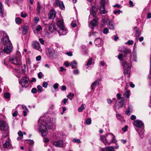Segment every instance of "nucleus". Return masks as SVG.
I'll use <instances>...</instances> for the list:
<instances>
[{"label": "nucleus", "mask_w": 151, "mask_h": 151, "mask_svg": "<svg viewBox=\"0 0 151 151\" xmlns=\"http://www.w3.org/2000/svg\"><path fill=\"white\" fill-rule=\"evenodd\" d=\"M123 52L124 54V55H123V54H120L118 56V58L122 62V65L123 66L124 74H127V76H129L131 69L130 65L129 63H127V62L123 61L122 58L124 57H126L128 55H130L131 52L129 50L125 49L124 50Z\"/></svg>", "instance_id": "obj_1"}, {"label": "nucleus", "mask_w": 151, "mask_h": 151, "mask_svg": "<svg viewBox=\"0 0 151 151\" xmlns=\"http://www.w3.org/2000/svg\"><path fill=\"white\" fill-rule=\"evenodd\" d=\"M38 123L40 124L39 130L42 136H45L47 134V130L45 126L46 123L44 121L43 117H41Z\"/></svg>", "instance_id": "obj_2"}, {"label": "nucleus", "mask_w": 151, "mask_h": 151, "mask_svg": "<svg viewBox=\"0 0 151 151\" xmlns=\"http://www.w3.org/2000/svg\"><path fill=\"white\" fill-rule=\"evenodd\" d=\"M101 140L103 142H105L110 144L112 143L115 142L116 141L115 137L112 134L110 133L106 137L101 136Z\"/></svg>", "instance_id": "obj_3"}, {"label": "nucleus", "mask_w": 151, "mask_h": 151, "mask_svg": "<svg viewBox=\"0 0 151 151\" xmlns=\"http://www.w3.org/2000/svg\"><path fill=\"white\" fill-rule=\"evenodd\" d=\"M2 36H3V38L1 40L0 44V46L1 47V46L2 45V44L5 46L11 44L8 36L5 31H0V37H1Z\"/></svg>", "instance_id": "obj_4"}, {"label": "nucleus", "mask_w": 151, "mask_h": 151, "mask_svg": "<svg viewBox=\"0 0 151 151\" xmlns=\"http://www.w3.org/2000/svg\"><path fill=\"white\" fill-rule=\"evenodd\" d=\"M21 55L20 53L18 52L15 56L11 57L9 59V61L11 63L15 65H19L21 61Z\"/></svg>", "instance_id": "obj_5"}, {"label": "nucleus", "mask_w": 151, "mask_h": 151, "mask_svg": "<svg viewBox=\"0 0 151 151\" xmlns=\"http://www.w3.org/2000/svg\"><path fill=\"white\" fill-rule=\"evenodd\" d=\"M106 24L109 29H114L113 23L111 21L108 19H103L101 24V25L103 27H105Z\"/></svg>", "instance_id": "obj_6"}, {"label": "nucleus", "mask_w": 151, "mask_h": 151, "mask_svg": "<svg viewBox=\"0 0 151 151\" xmlns=\"http://www.w3.org/2000/svg\"><path fill=\"white\" fill-rule=\"evenodd\" d=\"M8 127L6 122L4 121H0V130L5 131V134L6 137L8 135Z\"/></svg>", "instance_id": "obj_7"}, {"label": "nucleus", "mask_w": 151, "mask_h": 151, "mask_svg": "<svg viewBox=\"0 0 151 151\" xmlns=\"http://www.w3.org/2000/svg\"><path fill=\"white\" fill-rule=\"evenodd\" d=\"M5 134H3L1 138L2 139H3L4 138H6L7 139L5 143L3 144V146L5 148H10L12 146L10 140L8 137V135L6 137L5 136Z\"/></svg>", "instance_id": "obj_8"}, {"label": "nucleus", "mask_w": 151, "mask_h": 151, "mask_svg": "<svg viewBox=\"0 0 151 151\" xmlns=\"http://www.w3.org/2000/svg\"><path fill=\"white\" fill-rule=\"evenodd\" d=\"M29 80V79L27 77H22L19 81V83L22 87L27 88L29 86L28 82Z\"/></svg>", "instance_id": "obj_9"}, {"label": "nucleus", "mask_w": 151, "mask_h": 151, "mask_svg": "<svg viewBox=\"0 0 151 151\" xmlns=\"http://www.w3.org/2000/svg\"><path fill=\"white\" fill-rule=\"evenodd\" d=\"M3 46L1 47V51H0V54H1V51L4 52L6 53H9L11 52L12 50V46L11 44L7 45L4 46V49H2Z\"/></svg>", "instance_id": "obj_10"}, {"label": "nucleus", "mask_w": 151, "mask_h": 151, "mask_svg": "<svg viewBox=\"0 0 151 151\" xmlns=\"http://www.w3.org/2000/svg\"><path fill=\"white\" fill-rule=\"evenodd\" d=\"M134 125L137 127L140 128H144V125L142 122L139 120H136L134 121Z\"/></svg>", "instance_id": "obj_11"}, {"label": "nucleus", "mask_w": 151, "mask_h": 151, "mask_svg": "<svg viewBox=\"0 0 151 151\" xmlns=\"http://www.w3.org/2000/svg\"><path fill=\"white\" fill-rule=\"evenodd\" d=\"M44 23L45 25H47V27H48V30L51 32H53L55 30V29L54 27V25L52 23L49 24L47 25L45 23V22Z\"/></svg>", "instance_id": "obj_12"}, {"label": "nucleus", "mask_w": 151, "mask_h": 151, "mask_svg": "<svg viewBox=\"0 0 151 151\" xmlns=\"http://www.w3.org/2000/svg\"><path fill=\"white\" fill-rule=\"evenodd\" d=\"M53 145L56 147H63L64 146L63 141L61 139L54 141L53 142Z\"/></svg>", "instance_id": "obj_13"}, {"label": "nucleus", "mask_w": 151, "mask_h": 151, "mask_svg": "<svg viewBox=\"0 0 151 151\" xmlns=\"http://www.w3.org/2000/svg\"><path fill=\"white\" fill-rule=\"evenodd\" d=\"M46 52L47 54L50 57H52L55 54V50L52 49H47Z\"/></svg>", "instance_id": "obj_14"}, {"label": "nucleus", "mask_w": 151, "mask_h": 151, "mask_svg": "<svg viewBox=\"0 0 151 151\" xmlns=\"http://www.w3.org/2000/svg\"><path fill=\"white\" fill-rule=\"evenodd\" d=\"M55 5H59L60 8L62 9H64L65 8L64 4L62 1H60V0H56L55 2Z\"/></svg>", "instance_id": "obj_15"}, {"label": "nucleus", "mask_w": 151, "mask_h": 151, "mask_svg": "<svg viewBox=\"0 0 151 151\" xmlns=\"http://www.w3.org/2000/svg\"><path fill=\"white\" fill-rule=\"evenodd\" d=\"M33 47L39 50H40L41 49L39 43L37 42H35L32 44Z\"/></svg>", "instance_id": "obj_16"}, {"label": "nucleus", "mask_w": 151, "mask_h": 151, "mask_svg": "<svg viewBox=\"0 0 151 151\" xmlns=\"http://www.w3.org/2000/svg\"><path fill=\"white\" fill-rule=\"evenodd\" d=\"M49 18L50 19H53L55 17V12L54 10H51L50 12L49 15Z\"/></svg>", "instance_id": "obj_17"}, {"label": "nucleus", "mask_w": 151, "mask_h": 151, "mask_svg": "<svg viewBox=\"0 0 151 151\" xmlns=\"http://www.w3.org/2000/svg\"><path fill=\"white\" fill-rule=\"evenodd\" d=\"M94 42L96 45L98 47L101 46L102 43L101 39L99 37L96 38L94 40Z\"/></svg>", "instance_id": "obj_18"}, {"label": "nucleus", "mask_w": 151, "mask_h": 151, "mask_svg": "<svg viewBox=\"0 0 151 151\" xmlns=\"http://www.w3.org/2000/svg\"><path fill=\"white\" fill-rule=\"evenodd\" d=\"M97 24V21L95 19H93L89 24V26L91 29H93Z\"/></svg>", "instance_id": "obj_19"}, {"label": "nucleus", "mask_w": 151, "mask_h": 151, "mask_svg": "<svg viewBox=\"0 0 151 151\" xmlns=\"http://www.w3.org/2000/svg\"><path fill=\"white\" fill-rule=\"evenodd\" d=\"M57 25L60 29H63V27H64L63 25V20H59L57 22Z\"/></svg>", "instance_id": "obj_20"}, {"label": "nucleus", "mask_w": 151, "mask_h": 151, "mask_svg": "<svg viewBox=\"0 0 151 151\" xmlns=\"http://www.w3.org/2000/svg\"><path fill=\"white\" fill-rule=\"evenodd\" d=\"M100 81V79H98L96 80L95 81L91 84V87L92 90H94L93 88L96 86L98 84Z\"/></svg>", "instance_id": "obj_21"}, {"label": "nucleus", "mask_w": 151, "mask_h": 151, "mask_svg": "<svg viewBox=\"0 0 151 151\" xmlns=\"http://www.w3.org/2000/svg\"><path fill=\"white\" fill-rule=\"evenodd\" d=\"M42 29V28L41 26L38 25L37 26L35 29L34 30V32L36 34L37 32L40 31V30Z\"/></svg>", "instance_id": "obj_22"}, {"label": "nucleus", "mask_w": 151, "mask_h": 151, "mask_svg": "<svg viewBox=\"0 0 151 151\" xmlns=\"http://www.w3.org/2000/svg\"><path fill=\"white\" fill-rule=\"evenodd\" d=\"M132 111V107L131 106H129L126 111L127 114L128 115H129L130 114V112H131Z\"/></svg>", "instance_id": "obj_23"}, {"label": "nucleus", "mask_w": 151, "mask_h": 151, "mask_svg": "<svg viewBox=\"0 0 151 151\" xmlns=\"http://www.w3.org/2000/svg\"><path fill=\"white\" fill-rule=\"evenodd\" d=\"M77 63L75 60L71 62V66L73 68H77Z\"/></svg>", "instance_id": "obj_24"}, {"label": "nucleus", "mask_w": 151, "mask_h": 151, "mask_svg": "<svg viewBox=\"0 0 151 151\" xmlns=\"http://www.w3.org/2000/svg\"><path fill=\"white\" fill-rule=\"evenodd\" d=\"M105 6H101L100 7V9L101 13L102 14H104L106 13L104 8Z\"/></svg>", "instance_id": "obj_25"}, {"label": "nucleus", "mask_w": 151, "mask_h": 151, "mask_svg": "<svg viewBox=\"0 0 151 151\" xmlns=\"http://www.w3.org/2000/svg\"><path fill=\"white\" fill-rule=\"evenodd\" d=\"M129 93L130 91H129L126 90V89L124 92V95L127 98H129L130 95Z\"/></svg>", "instance_id": "obj_26"}, {"label": "nucleus", "mask_w": 151, "mask_h": 151, "mask_svg": "<svg viewBox=\"0 0 151 151\" xmlns=\"http://www.w3.org/2000/svg\"><path fill=\"white\" fill-rule=\"evenodd\" d=\"M44 119V121L46 123V124L45 125H46L47 127L49 129H51L52 128V125L51 123L50 122H46V121H45V120Z\"/></svg>", "instance_id": "obj_27"}, {"label": "nucleus", "mask_w": 151, "mask_h": 151, "mask_svg": "<svg viewBox=\"0 0 151 151\" xmlns=\"http://www.w3.org/2000/svg\"><path fill=\"white\" fill-rule=\"evenodd\" d=\"M60 32L61 33L62 35H65L67 34L68 31L64 27H63V29H60Z\"/></svg>", "instance_id": "obj_28"}, {"label": "nucleus", "mask_w": 151, "mask_h": 151, "mask_svg": "<svg viewBox=\"0 0 151 151\" xmlns=\"http://www.w3.org/2000/svg\"><path fill=\"white\" fill-rule=\"evenodd\" d=\"M144 130L142 129L139 133V136L142 138H143L144 136Z\"/></svg>", "instance_id": "obj_29"}, {"label": "nucleus", "mask_w": 151, "mask_h": 151, "mask_svg": "<svg viewBox=\"0 0 151 151\" xmlns=\"http://www.w3.org/2000/svg\"><path fill=\"white\" fill-rule=\"evenodd\" d=\"M27 29L28 27L27 26H25L22 29V33L23 35H25L27 33Z\"/></svg>", "instance_id": "obj_30"}, {"label": "nucleus", "mask_w": 151, "mask_h": 151, "mask_svg": "<svg viewBox=\"0 0 151 151\" xmlns=\"http://www.w3.org/2000/svg\"><path fill=\"white\" fill-rule=\"evenodd\" d=\"M16 23L18 24H20L22 22V19L19 17L15 19Z\"/></svg>", "instance_id": "obj_31"}, {"label": "nucleus", "mask_w": 151, "mask_h": 151, "mask_svg": "<svg viewBox=\"0 0 151 151\" xmlns=\"http://www.w3.org/2000/svg\"><path fill=\"white\" fill-rule=\"evenodd\" d=\"M85 109V108L84 106V105L82 104L81 106L78 108V110L79 112H82Z\"/></svg>", "instance_id": "obj_32"}, {"label": "nucleus", "mask_w": 151, "mask_h": 151, "mask_svg": "<svg viewBox=\"0 0 151 151\" xmlns=\"http://www.w3.org/2000/svg\"><path fill=\"white\" fill-rule=\"evenodd\" d=\"M98 33L96 32H91L89 33V36H94L95 37L97 36Z\"/></svg>", "instance_id": "obj_33"}, {"label": "nucleus", "mask_w": 151, "mask_h": 151, "mask_svg": "<svg viewBox=\"0 0 151 151\" xmlns=\"http://www.w3.org/2000/svg\"><path fill=\"white\" fill-rule=\"evenodd\" d=\"M94 8L95 9V7H93L92 8L91 11V14H92L93 16H95L96 15V11L94 10Z\"/></svg>", "instance_id": "obj_34"}, {"label": "nucleus", "mask_w": 151, "mask_h": 151, "mask_svg": "<svg viewBox=\"0 0 151 151\" xmlns=\"http://www.w3.org/2000/svg\"><path fill=\"white\" fill-rule=\"evenodd\" d=\"M74 96V95L72 93H70L69 94L67 95V97L70 100H72V98Z\"/></svg>", "instance_id": "obj_35"}, {"label": "nucleus", "mask_w": 151, "mask_h": 151, "mask_svg": "<svg viewBox=\"0 0 151 151\" xmlns=\"http://www.w3.org/2000/svg\"><path fill=\"white\" fill-rule=\"evenodd\" d=\"M106 150L107 151H114V148L112 146L107 147Z\"/></svg>", "instance_id": "obj_36"}, {"label": "nucleus", "mask_w": 151, "mask_h": 151, "mask_svg": "<svg viewBox=\"0 0 151 151\" xmlns=\"http://www.w3.org/2000/svg\"><path fill=\"white\" fill-rule=\"evenodd\" d=\"M73 141L77 143H80L81 142V140L79 139L76 138L73 139Z\"/></svg>", "instance_id": "obj_37"}, {"label": "nucleus", "mask_w": 151, "mask_h": 151, "mask_svg": "<svg viewBox=\"0 0 151 151\" xmlns=\"http://www.w3.org/2000/svg\"><path fill=\"white\" fill-rule=\"evenodd\" d=\"M4 97L6 98H9L10 97V94L8 92H6L4 94Z\"/></svg>", "instance_id": "obj_38"}, {"label": "nucleus", "mask_w": 151, "mask_h": 151, "mask_svg": "<svg viewBox=\"0 0 151 151\" xmlns=\"http://www.w3.org/2000/svg\"><path fill=\"white\" fill-rule=\"evenodd\" d=\"M92 60H93L92 58H91L87 62L86 65L87 66H88L91 65L92 63Z\"/></svg>", "instance_id": "obj_39"}, {"label": "nucleus", "mask_w": 151, "mask_h": 151, "mask_svg": "<svg viewBox=\"0 0 151 151\" xmlns=\"http://www.w3.org/2000/svg\"><path fill=\"white\" fill-rule=\"evenodd\" d=\"M91 119H87L86 121V123L88 125H89L91 124Z\"/></svg>", "instance_id": "obj_40"}, {"label": "nucleus", "mask_w": 151, "mask_h": 151, "mask_svg": "<svg viewBox=\"0 0 151 151\" xmlns=\"http://www.w3.org/2000/svg\"><path fill=\"white\" fill-rule=\"evenodd\" d=\"M37 10L38 12H40V9L41 7L40 4V3L38 2L37 3Z\"/></svg>", "instance_id": "obj_41"}, {"label": "nucleus", "mask_w": 151, "mask_h": 151, "mask_svg": "<svg viewBox=\"0 0 151 151\" xmlns=\"http://www.w3.org/2000/svg\"><path fill=\"white\" fill-rule=\"evenodd\" d=\"M44 76V75L41 72H40L38 73V77L39 78H42Z\"/></svg>", "instance_id": "obj_42"}, {"label": "nucleus", "mask_w": 151, "mask_h": 151, "mask_svg": "<svg viewBox=\"0 0 151 151\" xmlns=\"http://www.w3.org/2000/svg\"><path fill=\"white\" fill-rule=\"evenodd\" d=\"M37 90H38V92H41L42 90V88L40 86L38 85L37 86Z\"/></svg>", "instance_id": "obj_43"}, {"label": "nucleus", "mask_w": 151, "mask_h": 151, "mask_svg": "<svg viewBox=\"0 0 151 151\" xmlns=\"http://www.w3.org/2000/svg\"><path fill=\"white\" fill-rule=\"evenodd\" d=\"M133 60L135 62L137 61V54L136 53L133 52Z\"/></svg>", "instance_id": "obj_44"}, {"label": "nucleus", "mask_w": 151, "mask_h": 151, "mask_svg": "<svg viewBox=\"0 0 151 151\" xmlns=\"http://www.w3.org/2000/svg\"><path fill=\"white\" fill-rule=\"evenodd\" d=\"M103 33L104 34H107L109 32V29L107 28H105L103 30Z\"/></svg>", "instance_id": "obj_45"}, {"label": "nucleus", "mask_w": 151, "mask_h": 151, "mask_svg": "<svg viewBox=\"0 0 151 151\" xmlns=\"http://www.w3.org/2000/svg\"><path fill=\"white\" fill-rule=\"evenodd\" d=\"M5 119V116L2 115H0V121H4V120Z\"/></svg>", "instance_id": "obj_46"}, {"label": "nucleus", "mask_w": 151, "mask_h": 151, "mask_svg": "<svg viewBox=\"0 0 151 151\" xmlns=\"http://www.w3.org/2000/svg\"><path fill=\"white\" fill-rule=\"evenodd\" d=\"M27 16V14L25 12H22L21 13V16L23 18L26 17Z\"/></svg>", "instance_id": "obj_47"}, {"label": "nucleus", "mask_w": 151, "mask_h": 151, "mask_svg": "<svg viewBox=\"0 0 151 151\" xmlns=\"http://www.w3.org/2000/svg\"><path fill=\"white\" fill-rule=\"evenodd\" d=\"M39 18L38 17H35L34 18V22H35V23H37L38 22V21H39Z\"/></svg>", "instance_id": "obj_48"}, {"label": "nucleus", "mask_w": 151, "mask_h": 151, "mask_svg": "<svg viewBox=\"0 0 151 151\" xmlns=\"http://www.w3.org/2000/svg\"><path fill=\"white\" fill-rule=\"evenodd\" d=\"M73 73L75 75H78L79 73V71L78 69H75L73 70Z\"/></svg>", "instance_id": "obj_49"}, {"label": "nucleus", "mask_w": 151, "mask_h": 151, "mask_svg": "<svg viewBox=\"0 0 151 151\" xmlns=\"http://www.w3.org/2000/svg\"><path fill=\"white\" fill-rule=\"evenodd\" d=\"M121 12L122 13V12L120 10H114V13L115 14H116L117 13H118L119 14Z\"/></svg>", "instance_id": "obj_50"}, {"label": "nucleus", "mask_w": 151, "mask_h": 151, "mask_svg": "<svg viewBox=\"0 0 151 151\" xmlns=\"http://www.w3.org/2000/svg\"><path fill=\"white\" fill-rule=\"evenodd\" d=\"M133 43V41L132 40H129L126 43L129 45H131Z\"/></svg>", "instance_id": "obj_51"}, {"label": "nucleus", "mask_w": 151, "mask_h": 151, "mask_svg": "<svg viewBox=\"0 0 151 151\" xmlns=\"http://www.w3.org/2000/svg\"><path fill=\"white\" fill-rule=\"evenodd\" d=\"M48 83L47 82H44L42 84V86L43 87L46 88L47 87Z\"/></svg>", "instance_id": "obj_52"}, {"label": "nucleus", "mask_w": 151, "mask_h": 151, "mask_svg": "<svg viewBox=\"0 0 151 151\" xmlns=\"http://www.w3.org/2000/svg\"><path fill=\"white\" fill-rule=\"evenodd\" d=\"M105 0H101L100 4L101 5V6H105Z\"/></svg>", "instance_id": "obj_53"}, {"label": "nucleus", "mask_w": 151, "mask_h": 151, "mask_svg": "<svg viewBox=\"0 0 151 151\" xmlns=\"http://www.w3.org/2000/svg\"><path fill=\"white\" fill-rule=\"evenodd\" d=\"M31 91L32 93H35L37 92V90L36 88H33L32 89Z\"/></svg>", "instance_id": "obj_54"}, {"label": "nucleus", "mask_w": 151, "mask_h": 151, "mask_svg": "<svg viewBox=\"0 0 151 151\" xmlns=\"http://www.w3.org/2000/svg\"><path fill=\"white\" fill-rule=\"evenodd\" d=\"M18 135L20 137H22L23 136V134L22 132L19 131L18 133Z\"/></svg>", "instance_id": "obj_55"}, {"label": "nucleus", "mask_w": 151, "mask_h": 151, "mask_svg": "<svg viewBox=\"0 0 151 151\" xmlns=\"http://www.w3.org/2000/svg\"><path fill=\"white\" fill-rule=\"evenodd\" d=\"M124 100H122L119 101V104L120 105V107H122L124 103Z\"/></svg>", "instance_id": "obj_56"}, {"label": "nucleus", "mask_w": 151, "mask_h": 151, "mask_svg": "<svg viewBox=\"0 0 151 151\" xmlns=\"http://www.w3.org/2000/svg\"><path fill=\"white\" fill-rule=\"evenodd\" d=\"M129 4H130L129 6L130 7H132L134 6V5L133 4V2L132 1L130 0L129 2Z\"/></svg>", "instance_id": "obj_57"}, {"label": "nucleus", "mask_w": 151, "mask_h": 151, "mask_svg": "<svg viewBox=\"0 0 151 151\" xmlns=\"http://www.w3.org/2000/svg\"><path fill=\"white\" fill-rule=\"evenodd\" d=\"M127 128L128 127L126 125L125 127L122 128V130L124 132H126L127 130Z\"/></svg>", "instance_id": "obj_58"}, {"label": "nucleus", "mask_w": 151, "mask_h": 151, "mask_svg": "<svg viewBox=\"0 0 151 151\" xmlns=\"http://www.w3.org/2000/svg\"><path fill=\"white\" fill-rule=\"evenodd\" d=\"M28 142L31 145H32L34 143V142L33 141L30 139H29L28 140Z\"/></svg>", "instance_id": "obj_59"}, {"label": "nucleus", "mask_w": 151, "mask_h": 151, "mask_svg": "<svg viewBox=\"0 0 151 151\" xmlns=\"http://www.w3.org/2000/svg\"><path fill=\"white\" fill-rule=\"evenodd\" d=\"M43 141L45 143H47L49 142V139L48 138L46 137L44 139Z\"/></svg>", "instance_id": "obj_60"}, {"label": "nucleus", "mask_w": 151, "mask_h": 151, "mask_svg": "<svg viewBox=\"0 0 151 151\" xmlns=\"http://www.w3.org/2000/svg\"><path fill=\"white\" fill-rule=\"evenodd\" d=\"M41 57L40 55H39L36 57V60L37 61H40L41 60Z\"/></svg>", "instance_id": "obj_61"}, {"label": "nucleus", "mask_w": 151, "mask_h": 151, "mask_svg": "<svg viewBox=\"0 0 151 151\" xmlns=\"http://www.w3.org/2000/svg\"><path fill=\"white\" fill-rule=\"evenodd\" d=\"M22 107L23 109L25 110L26 111H28V109L27 108V107L24 105H22Z\"/></svg>", "instance_id": "obj_62"}, {"label": "nucleus", "mask_w": 151, "mask_h": 151, "mask_svg": "<svg viewBox=\"0 0 151 151\" xmlns=\"http://www.w3.org/2000/svg\"><path fill=\"white\" fill-rule=\"evenodd\" d=\"M58 87V83H55L53 85V87L55 89L57 88Z\"/></svg>", "instance_id": "obj_63"}, {"label": "nucleus", "mask_w": 151, "mask_h": 151, "mask_svg": "<svg viewBox=\"0 0 151 151\" xmlns=\"http://www.w3.org/2000/svg\"><path fill=\"white\" fill-rule=\"evenodd\" d=\"M151 18V13L148 12L147 14V18L150 19Z\"/></svg>", "instance_id": "obj_64"}]
</instances>
